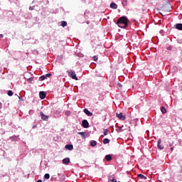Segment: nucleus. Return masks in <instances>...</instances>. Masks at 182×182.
Returning <instances> with one entry per match:
<instances>
[{
    "mask_svg": "<svg viewBox=\"0 0 182 182\" xmlns=\"http://www.w3.org/2000/svg\"><path fill=\"white\" fill-rule=\"evenodd\" d=\"M117 86H118L119 87H122V85H121L120 83H118V84H117Z\"/></svg>",
    "mask_w": 182,
    "mask_h": 182,
    "instance_id": "58836bf2",
    "label": "nucleus"
},
{
    "mask_svg": "<svg viewBox=\"0 0 182 182\" xmlns=\"http://www.w3.org/2000/svg\"><path fill=\"white\" fill-rule=\"evenodd\" d=\"M161 112L163 114H166L167 113V109H166V107H161Z\"/></svg>",
    "mask_w": 182,
    "mask_h": 182,
    "instance_id": "a211bd4d",
    "label": "nucleus"
},
{
    "mask_svg": "<svg viewBox=\"0 0 182 182\" xmlns=\"http://www.w3.org/2000/svg\"><path fill=\"white\" fill-rule=\"evenodd\" d=\"M105 160H107V161H112V160H113V157H112V155L107 154L105 156Z\"/></svg>",
    "mask_w": 182,
    "mask_h": 182,
    "instance_id": "2eb2a0df",
    "label": "nucleus"
},
{
    "mask_svg": "<svg viewBox=\"0 0 182 182\" xmlns=\"http://www.w3.org/2000/svg\"><path fill=\"white\" fill-rule=\"evenodd\" d=\"M46 79V75H41V77H39L38 80H40V82H43V80H45Z\"/></svg>",
    "mask_w": 182,
    "mask_h": 182,
    "instance_id": "4be33fe9",
    "label": "nucleus"
},
{
    "mask_svg": "<svg viewBox=\"0 0 182 182\" xmlns=\"http://www.w3.org/2000/svg\"><path fill=\"white\" fill-rule=\"evenodd\" d=\"M102 143L103 144H109V143H110V139L105 138L103 139Z\"/></svg>",
    "mask_w": 182,
    "mask_h": 182,
    "instance_id": "6ab92c4d",
    "label": "nucleus"
},
{
    "mask_svg": "<svg viewBox=\"0 0 182 182\" xmlns=\"http://www.w3.org/2000/svg\"><path fill=\"white\" fill-rule=\"evenodd\" d=\"M8 96H14V92L12 90H9L7 92Z\"/></svg>",
    "mask_w": 182,
    "mask_h": 182,
    "instance_id": "a878e982",
    "label": "nucleus"
},
{
    "mask_svg": "<svg viewBox=\"0 0 182 182\" xmlns=\"http://www.w3.org/2000/svg\"><path fill=\"white\" fill-rule=\"evenodd\" d=\"M0 134H5V129H0Z\"/></svg>",
    "mask_w": 182,
    "mask_h": 182,
    "instance_id": "7c9ffc66",
    "label": "nucleus"
},
{
    "mask_svg": "<svg viewBox=\"0 0 182 182\" xmlns=\"http://www.w3.org/2000/svg\"><path fill=\"white\" fill-rule=\"evenodd\" d=\"M67 25H68V22L66 21H61L60 26H63V28L66 27Z\"/></svg>",
    "mask_w": 182,
    "mask_h": 182,
    "instance_id": "aec40b11",
    "label": "nucleus"
},
{
    "mask_svg": "<svg viewBox=\"0 0 182 182\" xmlns=\"http://www.w3.org/2000/svg\"><path fill=\"white\" fill-rule=\"evenodd\" d=\"M58 176L60 181H65V180L66 178V176L65 174L58 173Z\"/></svg>",
    "mask_w": 182,
    "mask_h": 182,
    "instance_id": "6e6552de",
    "label": "nucleus"
},
{
    "mask_svg": "<svg viewBox=\"0 0 182 182\" xmlns=\"http://www.w3.org/2000/svg\"><path fill=\"white\" fill-rule=\"evenodd\" d=\"M108 133H109V129H104V136H107Z\"/></svg>",
    "mask_w": 182,
    "mask_h": 182,
    "instance_id": "bb28decb",
    "label": "nucleus"
},
{
    "mask_svg": "<svg viewBox=\"0 0 182 182\" xmlns=\"http://www.w3.org/2000/svg\"><path fill=\"white\" fill-rule=\"evenodd\" d=\"M34 9H35V6H30L29 7L30 11H33Z\"/></svg>",
    "mask_w": 182,
    "mask_h": 182,
    "instance_id": "2f4dec72",
    "label": "nucleus"
},
{
    "mask_svg": "<svg viewBox=\"0 0 182 182\" xmlns=\"http://www.w3.org/2000/svg\"><path fill=\"white\" fill-rule=\"evenodd\" d=\"M117 132H122V127H119L118 129H117Z\"/></svg>",
    "mask_w": 182,
    "mask_h": 182,
    "instance_id": "e433bc0d",
    "label": "nucleus"
},
{
    "mask_svg": "<svg viewBox=\"0 0 182 182\" xmlns=\"http://www.w3.org/2000/svg\"><path fill=\"white\" fill-rule=\"evenodd\" d=\"M129 18L126 16H122L119 17L117 21V25L119 26V28H121L122 29H126L127 26H129Z\"/></svg>",
    "mask_w": 182,
    "mask_h": 182,
    "instance_id": "f257e3e1",
    "label": "nucleus"
},
{
    "mask_svg": "<svg viewBox=\"0 0 182 182\" xmlns=\"http://www.w3.org/2000/svg\"><path fill=\"white\" fill-rule=\"evenodd\" d=\"M127 0H122V4L123 5V6H127Z\"/></svg>",
    "mask_w": 182,
    "mask_h": 182,
    "instance_id": "393cba45",
    "label": "nucleus"
},
{
    "mask_svg": "<svg viewBox=\"0 0 182 182\" xmlns=\"http://www.w3.org/2000/svg\"><path fill=\"white\" fill-rule=\"evenodd\" d=\"M44 178H45L46 180H49V178H50V175L49 173H46V174L44 175Z\"/></svg>",
    "mask_w": 182,
    "mask_h": 182,
    "instance_id": "b1692460",
    "label": "nucleus"
},
{
    "mask_svg": "<svg viewBox=\"0 0 182 182\" xmlns=\"http://www.w3.org/2000/svg\"><path fill=\"white\" fill-rule=\"evenodd\" d=\"M0 38H4L3 34H0Z\"/></svg>",
    "mask_w": 182,
    "mask_h": 182,
    "instance_id": "79ce46f5",
    "label": "nucleus"
},
{
    "mask_svg": "<svg viewBox=\"0 0 182 182\" xmlns=\"http://www.w3.org/2000/svg\"><path fill=\"white\" fill-rule=\"evenodd\" d=\"M116 115H117V117L119 119V120H122V121L126 120V115H124L122 112L120 113L117 112Z\"/></svg>",
    "mask_w": 182,
    "mask_h": 182,
    "instance_id": "39448f33",
    "label": "nucleus"
},
{
    "mask_svg": "<svg viewBox=\"0 0 182 182\" xmlns=\"http://www.w3.org/2000/svg\"><path fill=\"white\" fill-rule=\"evenodd\" d=\"M78 134L81 136L83 139H86V133L85 132H78Z\"/></svg>",
    "mask_w": 182,
    "mask_h": 182,
    "instance_id": "5701e85b",
    "label": "nucleus"
},
{
    "mask_svg": "<svg viewBox=\"0 0 182 182\" xmlns=\"http://www.w3.org/2000/svg\"><path fill=\"white\" fill-rule=\"evenodd\" d=\"M176 29H178V31H182V23H178L175 25Z\"/></svg>",
    "mask_w": 182,
    "mask_h": 182,
    "instance_id": "ddd939ff",
    "label": "nucleus"
},
{
    "mask_svg": "<svg viewBox=\"0 0 182 182\" xmlns=\"http://www.w3.org/2000/svg\"><path fill=\"white\" fill-rule=\"evenodd\" d=\"M36 127H38V125H36V124H34V125H33V127H32V129H36Z\"/></svg>",
    "mask_w": 182,
    "mask_h": 182,
    "instance_id": "c9c22d12",
    "label": "nucleus"
},
{
    "mask_svg": "<svg viewBox=\"0 0 182 182\" xmlns=\"http://www.w3.org/2000/svg\"><path fill=\"white\" fill-rule=\"evenodd\" d=\"M39 97H40V99H41V100H43V99H45V97H46V92L41 91L39 92Z\"/></svg>",
    "mask_w": 182,
    "mask_h": 182,
    "instance_id": "423d86ee",
    "label": "nucleus"
},
{
    "mask_svg": "<svg viewBox=\"0 0 182 182\" xmlns=\"http://www.w3.org/2000/svg\"><path fill=\"white\" fill-rule=\"evenodd\" d=\"M112 182H117V179H116L115 178H112V179L111 180Z\"/></svg>",
    "mask_w": 182,
    "mask_h": 182,
    "instance_id": "473e14b6",
    "label": "nucleus"
},
{
    "mask_svg": "<svg viewBox=\"0 0 182 182\" xmlns=\"http://www.w3.org/2000/svg\"><path fill=\"white\" fill-rule=\"evenodd\" d=\"M68 76H70V77H72L74 80H79V78H77V76L76 75V73L75 71H69Z\"/></svg>",
    "mask_w": 182,
    "mask_h": 182,
    "instance_id": "f03ea898",
    "label": "nucleus"
},
{
    "mask_svg": "<svg viewBox=\"0 0 182 182\" xmlns=\"http://www.w3.org/2000/svg\"><path fill=\"white\" fill-rule=\"evenodd\" d=\"M110 8H112V9H117V5L116 4V3L112 2L110 4Z\"/></svg>",
    "mask_w": 182,
    "mask_h": 182,
    "instance_id": "dca6fc26",
    "label": "nucleus"
},
{
    "mask_svg": "<svg viewBox=\"0 0 182 182\" xmlns=\"http://www.w3.org/2000/svg\"><path fill=\"white\" fill-rule=\"evenodd\" d=\"M66 114H67V116H69V114H70V112H67Z\"/></svg>",
    "mask_w": 182,
    "mask_h": 182,
    "instance_id": "ea45409f",
    "label": "nucleus"
},
{
    "mask_svg": "<svg viewBox=\"0 0 182 182\" xmlns=\"http://www.w3.org/2000/svg\"><path fill=\"white\" fill-rule=\"evenodd\" d=\"M87 25H89V21L87 22Z\"/></svg>",
    "mask_w": 182,
    "mask_h": 182,
    "instance_id": "a18cd8bd",
    "label": "nucleus"
},
{
    "mask_svg": "<svg viewBox=\"0 0 182 182\" xmlns=\"http://www.w3.org/2000/svg\"><path fill=\"white\" fill-rule=\"evenodd\" d=\"M33 80V78H32V77H30L29 79H28V82H30V83H32V81Z\"/></svg>",
    "mask_w": 182,
    "mask_h": 182,
    "instance_id": "f704fd0d",
    "label": "nucleus"
},
{
    "mask_svg": "<svg viewBox=\"0 0 182 182\" xmlns=\"http://www.w3.org/2000/svg\"><path fill=\"white\" fill-rule=\"evenodd\" d=\"M83 112H84V113L87 115V116H88V117H92V116H93V113H92L90 111H89V109H87V108H85V109H83Z\"/></svg>",
    "mask_w": 182,
    "mask_h": 182,
    "instance_id": "0eeeda50",
    "label": "nucleus"
},
{
    "mask_svg": "<svg viewBox=\"0 0 182 182\" xmlns=\"http://www.w3.org/2000/svg\"><path fill=\"white\" fill-rule=\"evenodd\" d=\"M92 59L95 62H97V60H98L99 58L97 57V55H94L92 57Z\"/></svg>",
    "mask_w": 182,
    "mask_h": 182,
    "instance_id": "cd10ccee",
    "label": "nucleus"
},
{
    "mask_svg": "<svg viewBox=\"0 0 182 182\" xmlns=\"http://www.w3.org/2000/svg\"><path fill=\"white\" fill-rule=\"evenodd\" d=\"M177 70H178V69L177 68V67L174 66L172 68V72H177Z\"/></svg>",
    "mask_w": 182,
    "mask_h": 182,
    "instance_id": "c756f323",
    "label": "nucleus"
},
{
    "mask_svg": "<svg viewBox=\"0 0 182 182\" xmlns=\"http://www.w3.org/2000/svg\"><path fill=\"white\" fill-rule=\"evenodd\" d=\"M0 109H2V102H0Z\"/></svg>",
    "mask_w": 182,
    "mask_h": 182,
    "instance_id": "a19ab883",
    "label": "nucleus"
},
{
    "mask_svg": "<svg viewBox=\"0 0 182 182\" xmlns=\"http://www.w3.org/2000/svg\"><path fill=\"white\" fill-rule=\"evenodd\" d=\"M18 137H19V135H18V136L14 135V136L10 137V140H11V141H18Z\"/></svg>",
    "mask_w": 182,
    "mask_h": 182,
    "instance_id": "4468645a",
    "label": "nucleus"
},
{
    "mask_svg": "<svg viewBox=\"0 0 182 182\" xmlns=\"http://www.w3.org/2000/svg\"><path fill=\"white\" fill-rule=\"evenodd\" d=\"M49 11L47 10H44L42 13H41V16L43 18H46V16H49Z\"/></svg>",
    "mask_w": 182,
    "mask_h": 182,
    "instance_id": "9b49d317",
    "label": "nucleus"
},
{
    "mask_svg": "<svg viewBox=\"0 0 182 182\" xmlns=\"http://www.w3.org/2000/svg\"><path fill=\"white\" fill-rule=\"evenodd\" d=\"M160 33H163V30H161V31H160Z\"/></svg>",
    "mask_w": 182,
    "mask_h": 182,
    "instance_id": "c03bdc74",
    "label": "nucleus"
},
{
    "mask_svg": "<svg viewBox=\"0 0 182 182\" xmlns=\"http://www.w3.org/2000/svg\"><path fill=\"white\" fill-rule=\"evenodd\" d=\"M65 149L66 150H69L70 151H72L73 150V144H68L65 146Z\"/></svg>",
    "mask_w": 182,
    "mask_h": 182,
    "instance_id": "9d476101",
    "label": "nucleus"
},
{
    "mask_svg": "<svg viewBox=\"0 0 182 182\" xmlns=\"http://www.w3.org/2000/svg\"><path fill=\"white\" fill-rule=\"evenodd\" d=\"M45 76H46V79H48V77H50V76H52V73H47Z\"/></svg>",
    "mask_w": 182,
    "mask_h": 182,
    "instance_id": "c85d7f7f",
    "label": "nucleus"
},
{
    "mask_svg": "<svg viewBox=\"0 0 182 182\" xmlns=\"http://www.w3.org/2000/svg\"><path fill=\"white\" fill-rule=\"evenodd\" d=\"M173 150H174V148L171 147V151H173Z\"/></svg>",
    "mask_w": 182,
    "mask_h": 182,
    "instance_id": "37998d69",
    "label": "nucleus"
},
{
    "mask_svg": "<svg viewBox=\"0 0 182 182\" xmlns=\"http://www.w3.org/2000/svg\"><path fill=\"white\" fill-rule=\"evenodd\" d=\"M40 115H41V119H43V122H48V120H49V115L44 114L43 112H41Z\"/></svg>",
    "mask_w": 182,
    "mask_h": 182,
    "instance_id": "7ed1b4c3",
    "label": "nucleus"
},
{
    "mask_svg": "<svg viewBox=\"0 0 182 182\" xmlns=\"http://www.w3.org/2000/svg\"><path fill=\"white\" fill-rule=\"evenodd\" d=\"M168 50H170V48H168Z\"/></svg>",
    "mask_w": 182,
    "mask_h": 182,
    "instance_id": "de8ad7c7",
    "label": "nucleus"
},
{
    "mask_svg": "<svg viewBox=\"0 0 182 182\" xmlns=\"http://www.w3.org/2000/svg\"><path fill=\"white\" fill-rule=\"evenodd\" d=\"M138 177H139V178H141V179H144V180H146V178H147V176H145L143 174H138Z\"/></svg>",
    "mask_w": 182,
    "mask_h": 182,
    "instance_id": "412c9836",
    "label": "nucleus"
},
{
    "mask_svg": "<svg viewBox=\"0 0 182 182\" xmlns=\"http://www.w3.org/2000/svg\"><path fill=\"white\" fill-rule=\"evenodd\" d=\"M18 97L20 102H23V99H22V97L18 96Z\"/></svg>",
    "mask_w": 182,
    "mask_h": 182,
    "instance_id": "72a5a7b5",
    "label": "nucleus"
},
{
    "mask_svg": "<svg viewBox=\"0 0 182 182\" xmlns=\"http://www.w3.org/2000/svg\"><path fill=\"white\" fill-rule=\"evenodd\" d=\"M70 163V159L69 158H65L63 159V164H65V165H68Z\"/></svg>",
    "mask_w": 182,
    "mask_h": 182,
    "instance_id": "f8f14e48",
    "label": "nucleus"
},
{
    "mask_svg": "<svg viewBox=\"0 0 182 182\" xmlns=\"http://www.w3.org/2000/svg\"><path fill=\"white\" fill-rule=\"evenodd\" d=\"M149 133V130L146 131Z\"/></svg>",
    "mask_w": 182,
    "mask_h": 182,
    "instance_id": "09e8293b",
    "label": "nucleus"
},
{
    "mask_svg": "<svg viewBox=\"0 0 182 182\" xmlns=\"http://www.w3.org/2000/svg\"><path fill=\"white\" fill-rule=\"evenodd\" d=\"M157 147L160 150H163L164 149V146L161 145V139H159L157 142Z\"/></svg>",
    "mask_w": 182,
    "mask_h": 182,
    "instance_id": "1a4fd4ad",
    "label": "nucleus"
},
{
    "mask_svg": "<svg viewBox=\"0 0 182 182\" xmlns=\"http://www.w3.org/2000/svg\"><path fill=\"white\" fill-rule=\"evenodd\" d=\"M10 1V2H12L11 0H9Z\"/></svg>",
    "mask_w": 182,
    "mask_h": 182,
    "instance_id": "8fccbe9b",
    "label": "nucleus"
},
{
    "mask_svg": "<svg viewBox=\"0 0 182 182\" xmlns=\"http://www.w3.org/2000/svg\"><path fill=\"white\" fill-rule=\"evenodd\" d=\"M81 125L84 129H89V122L87 119H83Z\"/></svg>",
    "mask_w": 182,
    "mask_h": 182,
    "instance_id": "20e7f679",
    "label": "nucleus"
},
{
    "mask_svg": "<svg viewBox=\"0 0 182 182\" xmlns=\"http://www.w3.org/2000/svg\"><path fill=\"white\" fill-rule=\"evenodd\" d=\"M90 146H91V147H95V146H97V141H96L95 140H92L90 142Z\"/></svg>",
    "mask_w": 182,
    "mask_h": 182,
    "instance_id": "f3484780",
    "label": "nucleus"
},
{
    "mask_svg": "<svg viewBox=\"0 0 182 182\" xmlns=\"http://www.w3.org/2000/svg\"><path fill=\"white\" fill-rule=\"evenodd\" d=\"M168 50H170V48H168Z\"/></svg>",
    "mask_w": 182,
    "mask_h": 182,
    "instance_id": "49530a36",
    "label": "nucleus"
},
{
    "mask_svg": "<svg viewBox=\"0 0 182 182\" xmlns=\"http://www.w3.org/2000/svg\"><path fill=\"white\" fill-rule=\"evenodd\" d=\"M32 113H33V110H30L29 111V114H32Z\"/></svg>",
    "mask_w": 182,
    "mask_h": 182,
    "instance_id": "4c0bfd02",
    "label": "nucleus"
}]
</instances>
